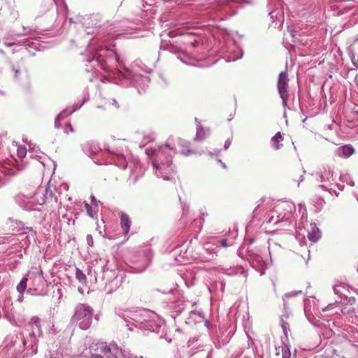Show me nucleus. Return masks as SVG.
I'll use <instances>...</instances> for the list:
<instances>
[{
    "instance_id": "1",
    "label": "nucleus",
    "mask_w": 358,
    "mask_h": 358,
    "mask_svg": "<svg viewBox=\"0 0 358 358\" xmlns=\"http://www.w3.org/2000/svg\"><path fill=\"white\" fill-rule=\"evenodd\" d=\"M173 141V138L169 139L166 144L160 145L157 150L155 148H148L145 150L146 155L151 159L153 168H155L156 171H158L165 180H170V177L167 176V174L174 172V168L172 166V159L167 158L165 162H161L159 163V162L161 159V157H164L166 155V148H169L171 150H176Z\"/></svg>"
},
{
    "instance_id": "2",
    "label": "nucleus",
    "mask_w": 358,
    "mask_h": 358,
    "mask_svg": "<svg viewBox=\"0 0 358 358\" xmlns=\"http://www.w3.org/2000/svg\"><path fill=\"white\" fill-rule=\"evenodd\" d=\"M318 176L319 181L321 183V185H319L318 189H322L328 192L331 195L334 193L336 196H338L339 193L334 189L335 187H337L341 191L343 190V185L335 182L333 171L329 167H324Z\"/></svg>"
},
{
    "instance_id": "3",
    "label": "nucleus",
    "mask_w": 358,
    "mask_h": 358,
    "mask_svg": "<svg viewBox=\"0 0 358 358\" xmlns=\"http://www.w3.org/2000/svg\"><path fill=\"white\" fill-rule=\"evenodd\" d=\"M93 310L91 307L80 303L76 308V312L72 319L78 323L82 329H87L92 324Z\"/></svg>"
},
{
    "instance_id": "4",
    "label": "nucleus",
    "mask_w": 358,
    "mask_h": 358,
    "mask_svg": "<svg viewBox=\"0 0 358 358\" xmlns=\"http://www.w3.org/2000/svg\"><path fill=\"white\" fill-rule=\"evenodd\" d=\"M299 214H301V224L296 227V234L295 236V239L299 245L303 247L306 245V238H305V231L306 227L304 225V221H307V213L306 209L304 205L300 203L299 205Z\"/></svg>"
},
{
    "instance_id": "5",
    "label": "nucleus",
    "mask_w": 358,
    "mask_h": 358,
    "mask_svg": "<svg viewBox=\"0 0 358 358\" xmlns=\"http://www.w3.org/2000/svg\"><path fill=\"white\" fill-rule=\"evenodd\" d=\"M319 307L315 297L307 298L304 300V313L308 318L310 315L318 310Z\"/></svg>"
},
{
    "instance_id": "6",
    "label": "nucleus",
    "mask_w": 358,
    "mask_h": 358,
    "mask_svg": "<svg viewBox=\"0 0 358 358\" xmlns=\"http://www.w3.org/2000/svg\"><path fill=\"white\" fill-rule=\"evenodd\" d=\"M288 87V79L287 76L285 73H281L279 76L278 87L281 97L283 99V102L286 103V99L284 96V93L286 92V89Z\"/></svg>"
},
{
    "instance_id": "7",
    "label": "nucleus",
    "mask_w": 358,
    "mask_h": 358,
    "mask_svg": "<svg viewBox=\"0 0 358 358\" xmlns=\"http://www.w3.org/2000/svg\"><path fill=\"white\" fill-rule=\"evenodd\" d=\"M308 238L311 242L315 243L321 238V231L316 224L310 223L308 229Z\"/></svg>"
},
{
    "instance_id": "8",
    "label": "nucleus",
    "mask_w": 358,
    "mask_h": 358,
    "mask_svg": "<svg viewBox=\"0 0 358 358\" xmlns=\"http://www.w3.org/2000/svg\"><path fill=\"white\" fill-rule=\"evenodd\" d=\"M120 219V224L124 235H127L129 232L131 224V220L129 216L124 212L118 213Z\"/></svg>"
},
{
    "instance_id": "9",
    "label": "nucleus",
    "mask_w": 358,
    "mask_h": 358,
    "mask_svg": "<svg viewBox=\"0 0 358 358\" xmlns=\"http://www.w3.org/2000/svg\"><path fill=\"white\" fill-rule=\"evenodd\" d=\"M338 150L342 152V156L349 157L355 152V149L350 145H345L338 148Z\"/></svg>"
},
{
    "instance_id": "10",
    "label": "nucleus",
    "mask_w": 358,
    "mask_h": 358,
    "mask_svg": "<svg viewBox=\"0 0 358 358\" xmlns=\"http://www.w3.org/2000/svg\"><path fill=\"white\" fill-rule=\"evenodd\" d=\"M283 138L280 134V132H278L271 139V144L273 147L275 149H279L280 145V143L282 141Z\"/></svg>"
},
{
    "instance_id": "11",
    "label": "nucleus",
    "mask_w": 358,
    "mask_h": 358,
    "mask_svg": "<svg viewBox=\"0 0 358 358\" xmlns=\"http://www.w3.org/2000/svg\"><path fill=\"white\" fill-rule=\"evenodd\" d=\"M76 279L80 283H83V284L86 283V282H87L86 275L83 273V272L81 270H80L78 268L76 269Z\"/></svg>"
},
{
    "instance_id": "12",
    "label": "nucleus",
    "mask_w": 358,
    "mask_h": 358,
    "mask_svg": "<svg viewBox=\"0 0 358 358\" xmlns=\"http://www.w3.org/2000/svg\"><path fill=\"white\" fill-rule=\"evenodd\" d=\"M27 278H23L20 282L18 284V285L17 286V291L21 294H22L23 292L25 291L26 289V287H27Z\"/></svg>"
},
{
    "instance_id": "13",
    "label": "nucleus",
    "mask_w": 358,
    "mask_h": 358,
    "mask_svg": "<svg viewBox=\"0 0 358 358\" xmlns=\"http://www.w3.org/2000/svg\"><path fill=\"white\" fill-rule=\"evenodd\" d=\"M17 154L19 158L23 159L27 155V148L24 146L18 147Z\"/></svg>"
},
{
    "instance_id": "14",
    "label": "nucleus",
    "mask_w": 358,
    "mask_h": 358,
    "mask_svg": "<svg viewBox=\"0 0 358 358\" xmlns=\"http://www.w3.org/2000/svg\"><path fill=\"white\" fill-rule=\"evenodd\" d=\"M340 180L342 182H346L348 185H349L350 186L354 185L353 180L351 178H350V177L346 174L341 175Z\"/></svg>"
},
{
    "instance_id": "15",
    "label": "nucleus",
    "mask_w": 358,
    "mask_h": 358,
    "mask_svg": "<svg viewBox=\"0 0 358 358\" xmlns=\"http://www.w3.org/2000/svg\"><path fill=\"white\" fill-rule=\"evenodd\" d=\"M315 206L318 208H322L325 203V201L324 199L319 197V198L316 199V201H315Z\"/></svg>"
},
{
    "instance_id": "16",
    "label": "nucleus",
    "mask_w": 358,
    "mask_h": 358,
    "mask_svg": "<svg viewBox=\"0 0 358 358\" xmlns=\"http://www.w3.org/2000/svg\"><path fill=\"white\" fill-rule=\"evenodd\" d=\"M85 209H86L87 215L90 217H94V214H93V211H92V207L88 203H85Z\"/></svg>"
},
{
    "instance_id": "17",
    "label": "nucleus",
    "mask_w": 358,
    "mask_h": 358,
    "mask_svg": "<svg viewBox=\"0 0 358 358\" xmlns=\"http://www.w3.org/2000/svg\"><path fill=\"white\" fill-rule=\"evenodd\" d=\"M65 132L67 134H69L70 132L71 133L74 132V129H73L72 125L71 124V123L66 124V125H65Z\"/></svg>"
},
{
    "instance_id": "18",
    "label": "nucleus",
    "mask_w": 358,
    "mask_h": 358,
    "mask_svg": "<svg viewBox=\"0 0 358 358\" xmlns=\"http://www.w3.org/2000/svg\"><path fill=\"white\" fill-rule=\"evenodd\" d=\"M30 323L34 324L36 327H39L40 320L38 317H33L30 320Z\"/></svg>"
},
{
    "instance_id": "19",
    "label": "nucleus",
    "mask_w": 358,
    "mask_h": 358,
    "mask_svg": "<svg viewBox=\"0 0 358 358\" xmlns=\"http://www.w3.org/2000/svg\"><path fill=\"white\" fill-rule=\"evenodd\" d=\"M87 243L90 245H93V239H92V236L91 235H88L87 236Z\"/></svg>"
},
{
    "instance_id": "20",
    "label": "nucleus",
    "mask_w": 358,
    "mask_h": 358,
    "mask_svg": "<svg viewBox=\"0 0 358 358\" xmlns=\"http://www.w3.org/2000/svg\"><path fill=\"white\" fill-rule=\"evenodd\" d=\"M289 350H288V351H285L283 354H282V358H289Z\"/></svg>"
},
{
    "instance_id": "21",
    "label": "nucleus",
    "mask_w": 358,
    "mask_h": 358,
    "mask_svg": "<svg viewBox=\"0 0 358 358\" xmlns=\"http://www.w3.org/2000/svg\"><path fill=\"white\" fill-rule=\"evenodd\" d=\"M338 288H339L338 285H336L334 287V291L335 294H338L340 292V290L338 289Z\"/></svg>"
},
{
    "instance_id": "22",
    "label": "nucleus",
    "mask_w": 358,
    "mask_h": 358,
    "mask_svg": "<svg viewBox=\"0 0 358 358\" xmlns=\"http://www.w3.org/2000/svg\"><path fill=\"white\" fill-rule=\"evenodd\" d=\"M4 45L7 47H11L16 44L15 43H5Z\"/></svg>"
},
{
    "instance_id": "23",
    "label": "nucleus",
    "mask_w": 358,
    "mask_h": 358,
    "mask_svg": "<svg viewBox=\"0 0 358 358\" xmlns=\"http://www.w3.org/2000/svg\"><path fill=\"white\" fill-rule=\"evenodd\" d=\"M91 358H103L102 356L101 355H92Z\"/></svg>"
},
{
    "instance_id": "24",
    "label": "nucleus",
    "mask_w": 358,
    "mask_h": 358,
    "mask_svg": "<svg viewBox=\"0 0 358 358\" xmlns=\"http://www.w3.org/2000/svg\"><path fill=\"white\" fill-rule=\"evenodd\" d=\"M296 294H297V293H293V292H292V296H294V295H296Z\"/></svg>"
},
{
    "instance_id": "25",
    "label": "nucleus",
    "mask_w": 358,
    "mask_h": 358,
    "mask_svg": "<svg viewBox=\"0 0 358 358\" xmlns=\"http://www.w3.org/2000/svg\"><path fill=\"white\" fill-rule=\"evenodd\" d=\"M303 177L301 176V181H303Z\"/></svg>"
},
{
    "instance_id": "26",
    "label": "nucleus",
    "mask_w": 358,
    "mask_h": 358,
    "mask_svg": "<svg viewBox=\"0 0 358 358\" xmlns=\"http://www.w3.org/2000/svg\"><path fill=\"white\" fill-rule=\"evenodd\" d=\"M357 294H358V289L356 290Z\"/></svg>"
},
{
    "instance_id": "27",
    "label": "nucleus",
    "mask_w": 358,
    "mask_h": 358,
    "mask_svg": "<svg viewBox=\"0 0 358 358\" xmlns=\"http://www.w3.org/2000/svg\"><path fill=\"white\" fill-rule=\"evenodd\" d=\"M357 200H358V197H357Z\"/></svg>"
}]
</instances>
